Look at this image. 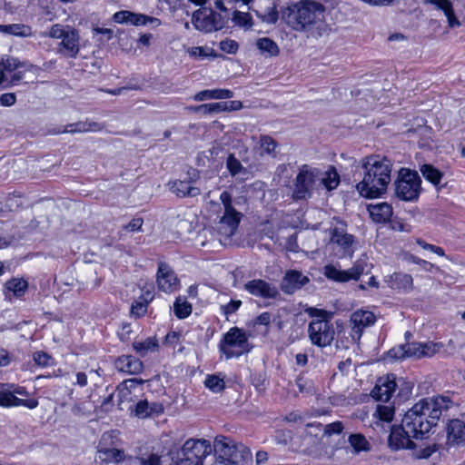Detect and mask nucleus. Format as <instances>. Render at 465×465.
<instances>
[{
	"instance_id": "1",
	"label": "nucleus",
	"mask_w": 465,
	"mask_h": 465,
	"mask_svg": "<svg viewBox=\"0 0 465 465\" xmlns=\"http://www.w3.org/2000/svg\"><path fill=\"white\" fill-rule=\"evenodd\" d=\"M281 21L307 38L318 39L329 31L326 7L316 0L288 2L281 7Z\"/></svg>"
},
{
	"instance_id": "2",
	"label": "nucleus",
	"mask_w": 465,
	"mask_h": 465,
	"mask_svg": "<svg viewBox=\"0 0 465 465\" xmlns=\"http://www.w3.org/2000/svg\"><path fill=\"white\" fill-rule=\"evenodd\" d=\"M451 406L448 397L426 398L415 403L402 418L403 428L412 438H422L435 427L444 411Z\"/></svg>"
},
{
	"instance_id": "3",
	"label": "nucleus",
	"mask_w": 465,
	"mask_h": 465,
	"mask_svg": "<svg viewBox=\"0 0 465 465\" xmlns=\"http://www.w3.org/2000/svg\"><path fill=\"white\" fill-rule=\"evenodd\" d=\"M364 175L356 189L364 198H378L386 193L391 180V162L383 156L372 154L361 160Z\"/></svg>"
},
{
	"instance_id": "4",
	"label": "nucleus",
	"mask_w": 465,
	"mask_h": 465,
	"mask_svg": "<svg viewBox=\"0 0 465 465\" xmlns=\"http://www.w3.org/2000/svg\"><path fill=\"white\" fill-rule=\"evenodd\" d=\"M221 204L211 201L210 211L216 214L214 232L219 235L221 243H225L235 234L242 214L232 205V195L228 192L220 194Z\"/></svg>"
},
{
	"instance_id": "5",
	"label": "nucleus",
	"mask_w": 465,
	"mask_h": 465,
	"mask_svg": "<svg viewBox=\"0 0 465 465\" xmlns=\"http://www.w3.org/2000/svg\"><path fill=\"white\" fill-rule=\"evenodd\" d=\"M213 448L208 440L190 439L177 450H171L173 465H203V460L211 454Z\"/></svg>"
},
{
	"instance_id": "6",
	"label": "nucleus",
	"mask_w": 465,
	"mask_h": 465,
	"mask_svg": "<svg viewBox=\"0 0 465 465\" xmlns=\"http://www.w3.org/2000/svg\"><path fill=\"white\" fill-rule=\"evenodd\" d=\"M307 312L310 316L317 319L310 322L308 327L309 338L313 345L326 347L331 345L334 339V328L330 322L331 314L326 311L309 308Z\"/></svg>"
},
{
	"instance_id": "7",
	"label": "nucleus",
	"mask_w": 465,
	"mask_h": 465,
	"mask_svg": "<svg viewBox=\"0 0 465 465\" xmlns=\"http://www.w3.org/2000/svg\"><path fill=\"white\" fill-rule=\"evenodd\" d=\"M213 450L220 459L235 465H240L252 457L247 447L223 435L215 438Z\"/></svg>"
},
{
	"instance_id": "8",
	"label": "nucleus",
	"mask_w": 465,
	"mask_h": 465,
	"mask_svg": "<svg viewBox=\"0 0 465 465\" xmlns=\"http://www.w3.org/2000/svg\"><path fill=\"white\" fill-rule=\"evenodd\" d=\"M421 191V180L416 171L401 168L395 182L396 196L405 202L418 200Z\"/></svg>"
},
{
	"instance_id": "9",
	"label": "nucleus",
	"mask_w": 465,
	"mask_h": 465,
	"mask_svg": "<svg viewBox=\"0 0 465 465\" xmlns=\"http://www.w3.org/2000/svg\"><path fill=\"white\" fill-rule=\"evenodd\" d=\"M218 347L226 359L239 357L250 350L248 335L243 330L232 327L223 335Z\"/></svg>"
},
{
	"instance_id": "10",
	"label": "nucleus",
	"mask_w": 465,
	"mask_h": 465,
	"mask_svg": "<svg viewBox=\"0 0 465 465\" xmlns=\"http://www.w3.org/2000/svg\"><path fill=\"white\" fill-rule=\"evenodd\" d=\"M372 264L368 262L366 257L360 258L353 266L348 270H341L332 264L324 267V275L332 281L338 282H347L349 281H357L364 273H369Z\"/></svg>"
},
{
	"instance_id": "11",
	"label": "nucleus",
	"mask_w": 465,
	"mask_h": 465,
	"mask_svg": "<svg viewBox=\"0 0 465 465\" xmlns=\"http://www.w3.org/2000/svg\"><path fill=\"white\" fill-rule=\"evenodd\" d=\"M443 345L441 343L433 341L411 342L398 348H393L389 351V353L395 359H402L405 357H430L440 351Z\"/></svg>"
},
{
	"instance_id": "12",
	"label": "nucleus",
	"mask_w": 465,
	"mask_h": 465,
	"mask_svg": "<svg viewBox=\"0 0 465 465\" xmlns=\"http://www.w3.org/2000/svg\"><path fill=\"white\" fill-rule=\"evenodd\" d=\"M25 387L13 386L12 390L0 389V406L5 408L25 407L33 410L38 406V401L29 398Z\"/></svg>"
},
{
	"instance_id": "13",
	"label": "nucleus",
	"mask_w": 465,
	"mask_h": 465,
	"mask_svg": "<svg viewBox=\"0 0 465 465\" xmlns=\"http://www.w3.org/2000/svg\"><path fill=\"white\" fill-rule=\"evenodd\" d=\"M319 168L309 165H302L296 177L294 195L298 199L310 196L311 193L319 189L318 174Z\"/></svg>"
},
{
	"instance_id": "14",
	"label": "nucleus",
	"mask_w": 465,
	"mask_h": 465,
	"mask_svg": "<svg viewBox=\"0 0 465 465\" xmlns=\"http://www.w3.org/2000/svg\"><path fill=\"white\" fill-rule=\"evenodd\" d=\"M189 180H175L169 183V188L172 193L178 197H194L201 193L202 189L206 190L202 179L196 180L197 173L193 170L189 173Z\"/></svg>"
},
{
	"instance_id": "15",
	"label": "nucleus",
	"mask_w": 465,
	"mask_h": 465,
	"mask_svg": "<svg viewBox=\"0 0 465 465\" xmlns=\"http://www.w3.org/2000/svg\"><path fill=\"white\" fill-rule=\"evenodd\" d=\"M192 23L197 30L205 33L219 30L222 27L220 15L209 8H201L195 11Z\"/></svg>"
},
{
	"instance_id": "16",
	"label": "nucleus",
	"mask_w": 465,
	"mask_h": 465,
	"mask_svg": "<svg viewBox=\"0 0 465 465\" xmlns=\"http://www.w3.org/2000/svg\"><path fill=\"white\" fill-rule=\"evenodd\" d=\"M113 19L117 24H130L134 26L149 25L153 28H156L162 24L158 18L143 14L133 13L127 10L116 12L114 15Z\"/></svg>"
},
{
	"instance_id": "17",
	"label": "nucleus",
	"mask_w": 465,
	"mask_h": 465,
	"mask_svg": "<svg viewBox=\"0 0 465 465\" xmlns=\"http://www.w3.org/2000/svg\"><path fill=\"white\" fill-rule=\"evenodd\" d=\"M156 283L158 289L166 293L174 292L180 287L175 272L165 263L159 264Z\"/></svg>"
},
{
	"instance_id": "18",
	"label": "nucleus",
	"mask_w": 465,
	"mask_h": 465,
	"mask_svg": "<svg viewBox=\"0 0 465 465\" xmlns=\"http://www.w3.org/2000/svg\"><path fill=\"white\" fill-rule=\"evenodd\" d=\"M376 321L375 315L370 311L358 310L351 316V339L354 341L360 340L364 328L372 325Z\"/></svg>"
},
{
	"instance_id": "19",
	"label": "nucleus",
	"mask_w": 465,
	"mask_h": 465,
	"mask_svg": "<svg viewBox=\"0 0 465 465\" xmlns=\"http://www.w3.org/2000/svg\"><path fill=\"white\" fill-rule=\"evenodd\" d=\"M411 438H412V435L406 431L401 421V426L392 427L388 440L389 447L392 450H412L415 448V443Z\"/></svg>"
},
{
	"instance_id": "20",
	"label": "nucleus",
	"mask_w": 465,
	"mask_h": 465,
	"mask_svg": "<svg viewBox=\"0 0 465 465\" xmlns=\"http://www.w3.org/2000/svg\"><path fill=\"white\" fill-rule=\"evenodd\" d=\"M81 36L79 31L74 27L66 34L64 41L57 44V52L60 54L75 58L80 52Z\"/></svg>"
},
{
	"instance_id": "21",
	"label": "nucleus",
	"mask_w": 465,
	"mask_h": 465,
	"mask_svg": "<svg viewBox=\"0 0 465 465\" xmlns=\"http://www.w3.org/2000/svg\"><path fill=\"white\" fill-rule=\"evenodd\" d=\"M397 387L394 375H386L378 379L371 391V396L378 401H388L395 392Z\"/></svg>"
},
{
	"instance_id": "22",
	"label": "nucleus",
	"mask_w": 465,
	"mask_h": 465,
	"mask_svg": "<svg viewBox=\"0 0 465 465\" xmlns=\"http://www.w3.org/2000/svg\"><path fill=\"white\" fill-rule=\"evenodd\" d=\"M243 289L250 294L263 299L274 298L278 294L275 286L262 279H254L247 282L244 283Z\"/></svg>"
},
{
	"instance_id": "23",
	"label": "nucleus",
	"mask_w": 465,
	"mask_h": 465,
	"mask_svg": "<svg viewBox=\"0 0 465 465\" xmlns=\"http://www.w3.org/2000/svg\"><path fill=\"white\" fill-rule=\"evenodd\" d=\"M447 445L450 447H460L465 445V422L454 419L451 420L446 428Z\"/></svg>"
},
{
	"instance_id": "24",
	"label": "nucleus",
	"mask_w": 465,
	"mask_h": 465,
	"mask_svg": "<svg viewBox=\"0 0 465 465\" xmlns=\"http://www.w3.org/2000/svg\"><path fill=\"white\" fill-rule=\"evenodd\" d=\"M131 414L138 419H147L163 412V406L160 402H149L147 400L139 401L133 408H129Z\"/></svg>"
},
{
	"instance_id": "25",
	"label": "nucleus",
	"mask_w": 465,
	"mask_h": 465,
	"mask_svg": "<svg viewBox=\"0 0 465 465\" xmlns=\"http://www.w3.org/2000/svg\"><path fill=\"white\" fill-rule=\"evenodd\" d=\"M331 242L341 246L346 252L353 242V237L346 232V224L334 220L331 227Z\"/></svg>"
},
{
	"instance_id": "26",
	"label": "nucleus",
	"mask_w": 465,
	"mask_h": 465,
	"mask_svg": "<svg viewBox=\"0 0 465 465\" xmlns=\"http://www.w3.org/2000/svg\"><path fill=\"white\" fill-rule=\"evenodd\" d=\"M309 282V278L301 272L291 270L286 272L282 282V289L286 293H292L296 290L302 288Z\"/></svg>"
},
{
	"instance_id": "27",
	"label": "nucleus",
	"mask_w": 465,
	"mask_h": 465,
	"mask_svg": "<svg viewBox=\"0 0 465 465\" xmlns=\"http://www.w3.org/2000/svg\"><path fill=\"white\" fill-rule=\"evenodd\" d=\"M367 209L372 221L377 223L389 222L393 213L392 207L388 203H371Z\"/></svg>"
},
{
	"instance_id": "28",
	"label": "nucleus",
	"mask_w": 465,
	"mask_h": 465,
	"mask_svg": "<svg viewBox=\"0 0 465 465\" xmlns=\"http://www.w3.org/2000/svg\"><path fill=\"white\" fill-rule=\"evenodd\" d=\"M319 188L322 187L327 191L336 189L340 184V175L333 166H329L326 170L319 169L318 173Z\"/></svg>"
},
{
	"instance_id": "29",
	"label": "nucleus",
	"mask_w": 465,
	"mask_h": 465,
	"mask_svg": "<svg viewBox=\"0 0 465 465\" xmlns=\"http://www.w3.org/2000/svg\"><path fill=\"white\" fill-rule=\"evenodd\" d=\"M253 150L261 155L268 154L271 156L275 155V149L277 147L276 142L268 135H260L259 137L252 136L250 139Z\"/></svg>"
},
{
	"instance_id": "30",
	"label": "nucleus",
	"mask_w": 465,
	"mask_h": 465,
	"mask_svg": "<svg viewBox=\"0 0 465 465\" xmlns=\"http://www.w3.org/2000/svg\"><path fill=\"white\" fill-rule=\"evenodd\" d=\"M28 288V282L23 278H13L5 284V295L9 301L13 298H20L25 295Z\"/></svg>"
},
{
	"instance_id": "31",
	"label": "nucleus",
	"mask_w": 465,
	"mask_h": 465,
	"mask_svg": "<svg viewBox=\"0 0 465 465\" xmlns=\"http://www.w3.org/2000/svg\"><path fill=\"white\" fill-rule=\"evenodd\" d=\"M118 371L127 374H138L143 371V363L140 360L131 355H123L115 361Z\"/></svg>"
},
{
	"instance_id": "32",
	"label": "nucleus",
	"mask_w": 465,
	"mask_h": 465,
	"mask_svg": "<svg viewBox=\"0 0 465 465\" xmlns=\"http://www.w3.org/2000/svg\"><path fill=\"white\" fill-rule=\"evenodd\" d=\"M424 4L434 5L436 8L441 10L448 21L450 28L458 27L460 25L459 19L456 17L452 6V3L450 0H422Z\"/></svg>"
},
{
	"instance_id": "33",
	"label": "nucleus",
	"mask_w": 465,
	"mask_h": 465,
	"mask_svg": "<svg viewBox=\"0 0 465 465\" xmlns=\"http://www.w3.org/2000/svg\"><path fill=\"white\" fill-rule=\"evenodd\" d=\"M260 54L265 58L275 57L280 54V47L276 42L269 37H260L255 42Z\"/></svg>"
},
{
	"instance_id": "34",
	"label": "nucleus",
	"mask_w": 465,
	"mask_h": 465,
	"mask_svg": "<svg viewBox=\"0 0 465 465\" xmlns=\"http://www.w3.org/2000/svg\"><path fill=\"white\" fill-rule=\"evenodd\" d=\"M233 96V93L229 89H213V90H203L198 92L194 94L193 100L197 102H202L204 100H221V99H229Z\"/></svg>"
},
{
	"instance_id": "35",
	"label": "nucleus",
	"mask_w": 465,
	"mask_h": 465,
	"mask_svg": "<svg viewBox=\"0 0 465 465\" xmlns=\"http://www.w3.org/2000/svg\"><path fill=\"white\" fill-rule=\"evenodd\" d=\"M388 282L391 288L406 292L411 289L413 280L410 274L396 272L390 276Z\"/></svg>"
},
{
	"instance_id": "36",
	"label": "nucleus",
	"mask_w": 465,
	"mask_h": 465,
	"mask_svg": "<svg viewBox=\"0 0 465 465\" xmlns=\"http://www.w3.org/2000/svg\"><path fill=\"white\" fill-rule=\"evenodd\" d=\"M138 461L140 465H173L170 452L167 454L151 452L139 458Z\"/></svg>"
},
{
	"instance_id": "37",
	"label": "nucleus",
	"mask_w": 465,
	"mask_h": 465,
	"mask_svg": "<svg viewBox=\"0 0 465 465\" xmlns=\"http://www.w3.org/2000/svg\"><path fill=\"white\" fill-rule=\"evenodd\" d=\"M203 383L212 392L220 393L225 388V374L222 372L208 374Z\"/></svg>"
},
{
	"instance_id": "38",
	"label": "nucleus",
	"mask_w": 465,
	"mask_h": 465,
	"mask_svg": "<svg viewBox=\"0 0 465 465\" xmlns=\"http://www.w3.org/2000/svg\"><path fill=\"white\" fill-rule=\"evenodd\" d=\"M72 26L62 24H54L49 27L47 31H44L40 33V36L42 37H49L54 40L64 41L69 30H71Z\"/></svg>"
},
{
	"instance_id": "39",
	"label": "nucleus",
	"mask_w": 465,
	"mask_h": 465,
	"mask_svg": "<svg viewBox=\"0 0 465 465\" xmlns=\"http://www.w3.org/2000/svg\"><path fill=\"white\" fill-rule=\"evenodd\" d=\"M22 66V64L14 57L2 58L0 60V84L6 80L9 74Z\"/></svg>"
},
{
	"instance_id": "40",
	"label": "nucleus",
	"mask_w": 465,
	"mask_h": 465,
	"mask_svg": "<svg viewBox=\"0 0 465 465\" xmlns=\"http://www.w3.org/2000/svg\"><path fill=\"white\" fill-rule=\"evenodd\" d=\"M142 384V381H138L136 379H131L125 381L120 387L118 391V396L120 399V405L124 403V401H130L132 390H135L139 385Z\"/></svg>"
},
{
	"instance_id": "41",
	"label": "nucleus",
	"mask_w": 465,
	"mask_h": 465,
	"mask_svg": "<svg viewBox=\"0 0 465 465\" xmlns=\"http://www.w3.org/2000/svg\"><path fill=\"white\" fill-rule=\"evenodd\" d=\"M256 14L263 23L269 25L276 24V22L281 19V9L278 10L274 4L267 6L263 10L256 11Z\"/></svg>"
},
{
	"instance_id": "42",
	"label": "nucleus",
	"mask_w": 465,
	"mask_h": 465,
	"mask_svg": "<svg viewBox=\"0 0 465 465\" xmlns=\"http://www.w3.org/2000/svg\"><path fill=\"white\" fill-rule=\"evenodd\" d=\"M0 32L22 37H27L32 35L31 28L28 25L20 24L0 25Z\"/></svg>"
},
{
	"instance_id": "43",
	"label": "nucleus",
	"mask_w": 465,
	"mask_h": 465,
	"mask_svg": "<svg viewBox=\"0 0 465 465\" xmlns=\"http://www.w3.org/2000/svg\"><path fill=\"white\" fill-rule=\"evenodd\" d=\"M423 177L434 185H438L442 178V173L430 164H423L420 167Z\"/></svg>"
},
{
	"instance_id": "44",
	"label": "nucleus",
	"mask_w": 465,
	"mask_h": 465,
	"mask_svg": "<svg viewBox=\"0 0 465 465\" xmlns=\"http://www.w3.org/2000/svg\"><path fill=\"white\" fill-rule=\"evenodd\" d=\"M173 312L179 319H184L191 314L192 305L185 298L178 297L173 305Z\"/></svg>"
},
{
	"instance_id": "45",
	"label": "nucleus",
	"mask_w": 465,
	"mask_h": 465,
	"mask_svg": "<svg viewBox=\"0 0 465 465\" xmlns=\"http://www.w3.org/2000/svg\"><path fill=\"white\" fill-rule=\"evenodd\" d=\"M153 295L150 292H146V293L141 298V300L135 301L132 305V313L136 316H143L147 310V305L150 301H152Z\"/></svg>"
},
{
	"instance_id": "46",
	"label": "nucleus",
	"mask_w": 465,
	"mask_h": 465,
	"mask_svg": "<svg viewBox=\"0 0 465 465\" xmlns=\"http://www.w3.org/2000/svg\"><path fill=\"white\" fill-rule=\"evenodd\" d=\"M349 442L357 453L370 450V443L362 434H351L349 437Z\"/></svg>"
},
{
	"instance_id": "47",
	"label": "nucleus",
	"mask_w": 465,
	"mask_h": 465,
	"mask_svg": "<svg viewBox=\"0 0 465 465\" xmlns=\"http://www.w3.org/2000/svg\"><path fill=\"white\" fill-rule=\"evenodd\" d=\"M133 346L137 353H139L141 356H144L150 351H154L158 347V343L155 340L148 338L143 341L134 342Z\"/></svg>"
},
{
	"instance_id": "48",
	"label": "nucleus",
	"mask_w": 465,
	"mask_h": 465,
	"mask_svg": "<svg viewBox=\"0 0 465 465\" xmlns=\"http://www.w3.org/2000/svg\"><path fill=\"white\" fill-rule=\"evenodd\" d=\"M373 417L384 422H391L394 417V409L391 406L378 405Z\"/></svg>"
},
{
	"instance_id": "49",
	"label": "nucleus",
	"mask_w": 465,
	"mask_h": 465,
	"mask_svg": "<svg viewBox=\"0 0 465 465\" xmlns=\"http://www.w3.org/2000/svg\"><path fill=\"white\" fill-rule=\"evenodd\" d=\"M227 169L232 176L242 175L246 173V170L242 167L239 160H237L232 154H230L226 162Z\"/></svg>"
},
{
	"instance_id": "50",
	"label": "nucleus",
	"mask_w": 465,
	"mask_h": 465,
	"mask_svg": "<svg viewBox=\"0 0 465 465\" xmlns=\"http://www.w3.org/2000/svg\"><path fill=\"white\" fill-rule=\"evenodd\" d=\"M225 107H226V104L224 102H218V103H212V104H205L199 105L195 108V111L203 112L204 114H214V113L226 112Z\"/></svg>"
},
{
	"instance_id": "51",
	"label": "nucleus",
	"mask_w": 465,
	"mask_h": 465,
	"mask_svg": "<svg viewBox=\"0 0 465 465\" xmlns=\"http://www.w3.org/2000/svg\"><path fill=\"white\" fill-rule=\"evenodd\" d=\"M99 458L104 460H113L118 462L124 459L123 451L117 449L99 450Z\"/></svg>"
},
{
	"instance_id": "52",
	"label": "nucleus",
	"mask_w": 465,
	"mask_h": 465,
	"mask_svg": "<svg viewBox=\"0 0 465 465\" xmlns=\"http://www.w3.org/2000/svg\"><path fill=\"white\" fill-rule=\"evenodd\" d=\"M219 47L222 51L233 54L238 51L239 45L236 41L232 39H225L219 43Z\"/></svg>"
},
{
	"instance_id": "53",
	"label": "nucleus",
	"mask_w": 465,
	"mask_h": 465,
	"mask_svg": "<svg viewBox=\"0 0 465 465\" xmlns=\"http://www.w3.org/2000/svg\"><path fill=\"white\" fill-rule=\"evenodd\" d=\"M416 242H417V244L419 246H420L424 250H427V251H430L431 252H434V253H436L437 255H439L440 257H444L445 256V252H444V250L441 247L427 243L426 242H424L421 239H417Z\"/></svg>"
},
{
	"instance_id": "54",
	"label": "nucleus",
	"mask_w": 465,
	"mask_h": 465,
	"mask_svg": "<svg viewBox=\"0 0 465 465\" xmlns=\"http://www.w3.org/2000/svg\"><path fill=\"white\" fill-rule=\"evenodd\" d=\"M275 320L273 314L268 312H262L254 319V324L268 326Z\"/></svg>"
},
{
	"instance_id": "55",
	"label": "nucleus",
	"mask_w": 465,
	"mask_h": 465,
	"mask_svg": "<svg viewBox=\"0 0 465 465\" xmlns=\"http://www.w3.org/2000/svg\"><path fill=\"white\" fill-rule=\"evenodd\" d=\"M213 50L203 46H194L188 50V54L193 57H206L212 55Z\"/></svg>"
},
{
	"instance_id": "56",
	"label": "nucleus",
	"mask_w": 465,
	"mask_h": 465,
	"mask_svg": "<svg viewBox=\"0 0 465 465\" xmlns=\"http://www.w3.org/2000/svg\"><path fill=\"white\" fill-rule=\"evenodd\" d=\"M34 360L36 364L40 366H48L51 361V357L44 351H36L34 354Z\"/></svg>"
},
{
	"instance_id": "57",
	"label": "nucleus",
	"mask_w": 465,
	"mask_h": 465,
	"mask_svg": "<svg viewBox=\"0 0 465 465\" xmlns=\"http://www.w3.org/2000/svg\"><path fill=\"white\" fill-rule=\"evenodd\" d=\"M343 426L341 421H335L325 426L324 432L327 435L339 434L342 431Z\"/></svg>"
},
{
	"instance_id": "58",
	"label": "nucleus",
	"mask_w": 465,
	"mask_h": 465,
	"mask_svg": "<svg viewBox=\"0 0 465 465\" xmlns=\"http://www.w3.org/2000/svg\"><path fill=\"white\" fill-rule=\"evenodd\" d=\"M98 125L95 123H79L76 125V128L74 130L75 132H95L97 131Z\"/></svg>"
},
{
	"instance_id": "59",
	"label": "nucleus",
	"mask_w": 465,
	"mask_h": 465,
	"mask_svg": "<svg viewBox=\"0 0 465 465\" xmlns=\"http://www.w3.org/2000/svg\"><path fill=\"white\" fill-rule=\"evenodd\" d=\"M233 20L242 26L251 25L250 16L246 13L236 12L233 16Z\"/></svg>"
},
{
	"instance_id": "60",
	"label": "nucleus",
	"mask_w": 465,
	"mask_h": 465,
	"mask_svg": "<svg viewBox=\"0 0 465 465\" xmlns=\"http://www.w3.org/2000/svg\"><path fill=\"white\" fill-rule=\"evenodd\" d=\"M16 101V97L13 93H5L0 95V105L11 106Z\"/></svg>"
},
{
	"instance_id": "61",
	"label": "nucleus",
	"mask_w": 465,
	"mask_h": 465,
	"mask_svg": "<svg viewBox=\"0 0 465 465\" xmlns=\"http://www.w3.org/2000/svg\"><path fill=\"white\" fill-rule=\"evenodd\" d=\"M143 219L142 218H134L126 226L125 230L128 232H138L142 229L143 226Z\"/></svg>"
},
{
	"instance_id": "62",
	"label": "nucleus",
	"mask_w": 465,
	"mask_h": 465,
	"mask_svg": "<svg viewBox=\"0 0 465 465\" xmlns=\"http://www.w3.org/2000/svg\"><path fill=\"white\" fill-rule=\"evenodd\" d=\"M241 301H231L229 303L223 306L224 314H232L235 312L241 306Z\"/></svg>"
},
{
	"instance_id": "63",
	"label": "nucleus",
	"mask_w": 465,
	"mask_h": 465,
	"mask_svg": "<svg viewBox=\"0 0 465 465\" xmlns=\"http://www.w3.org/2000/svg\"><path fill=\"white\" fill-rule=\"evenodd\" d=\"M88 383L87 375L84 372L78 371L75 373V381L74 384L78 385L80 387H84Z\"/></svg>"
},
{
	"instance_id": "64",
	"label": "nucleus",
	"mask_w": 465,
	"mask_h": 465,
	"mask_svg": "<svg viewBox=\"0 0 465 465\" xmlns=\"http://www.w3.org/2000/svg\"><path fill=\"white\" fill-rule=\"evenodd\" d=\"M226 104L225 111L226 112H232V111H238L242 108V104L241 101L233 100V101H228L224 102Z\"/></svg>"
}]
</instances>
